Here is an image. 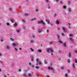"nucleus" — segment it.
<instances>
[{
    "instance_id": "32",
    "label": "nucleus",
    "mask_w": 77,
    "mask_h": 77,
    "mask_svg": "<svg viewBox=\"0 0 77 77\" xmlns=\"http://www.w3.org/2000/svg\"><path fill=\"white\" fill-rule=\"evenodd\" d=\"M8 10H9L10 11H12V10H11V9L10 8H8Z\"/></svg>"
},
{
    "instance_id": "62",
    "label": "nucleus",
    "mask_w": 77,
    "mask_h": 77,
    "mask_svg": "<svg viewBox=\"0 0 77 77\" xmlns=\"http://www.w3.org/2000/svg\"><path fill=\"white\" fill-rule=\"evenodd\" d=\"M36 65H38V63H36Z\"/></svg>"
},
{
    "instance_id": "55",
    "label": "nucleus",
    "mask_w": 77,
    "mask_h": 77,
    "mask_svg": "<svg viewBox=\"0 0 77 77\" xmlns=\"http://www.w3.org/2000/svg\"><path fill=\"white\" fill-rule=\"evenodd\" d=\"M4 77H7V76H6V75H4Z\"/></svg>"
},
{
    "instance_id": "16",
    "label": "nucleus",
    "mask_w": 77,
    "mask_h": 77,
    "mask_svg": "<svg viewBox=\"0 0 77 77\" xmlns=\"http://www.w3.org/2000/svg\"><path fill=\"white\" fill-rule=\"evenodd\" d=\"M36 20V18H34L31 19L32 21H35Z\"/></svg>"
},
{
    "instance_id": "50",
    "label": "nucleus",
    "mask_w": 77,
    "mask_h": 77,
    "mask_svg": "<svg viewBox=\"0 0 77 77\" xmlns=\"http://www.w3.org/2000/svg\"><path fill=\"white\" fill-rule=\"evenodd\" d=\"M3 41V39H1V42H2V41Z\"/></svg>"
},
{
    "instance_id": "6",
    "label": "nucleus",
    "mask_w": 77,
    "mask_h": 77,
    "mask_svg": "<svg viewBox=\"0 0 77 77\" xmlns=\"http://www.w3.org/2000/svg\"><path fill=\"white\" fill-rule=\"evenodd\" d=\"M45 21L46 22H47L48 24H50V21L49 20H47V19H46Z\"/></svg>"
},
{
    "instance_id": "44",
    "label": "nucleus",
    "mask_w": 77,
    "mask_h": 77,
    "mask_svg": "<svg viewBox=\"0 0 77 77\" xmlns=\"http://www.w3.org/2000/svg\"><path fill=\"white\" fill-rule=\"evenodd\" d=\"M60 3L61 4H62V2L60 1Z\"/></svg>"
},
{
    "instance_id": "53",
    "label": "nucleus",
    "mask_w": 77,
    "mask_h": 77,
    "mask_svg": "<svg viewBox=\"0 0 77 77\" xmlns=\"http://www.w3.org/2000/svg\"><path fill=\"white\" fill-rule=\"evenodd\" d=\"M21 50V48H20L19 49V50H20H20Z\"/></svg>"
},
{
    "instance_id": "36",
    "label": "nucleus",
    "mask_w": 77,
    "mask_h": 77,
    "mask_svg": "<svg viewBox=\"0 0 77 77\" xmlns=\"http://www.w3.org/2000/svg\"><path fill=\"white\" fill-rule=\"evenodd\" d=\"M67 62H70V60H69V59H68V60H67Z\"/></svg>"
},
{
    "instance_id": "4",
    "label": "nucleus",
    "mask_w": 77,
    "mask_h": 77,
    "mask_svg": "<svg viewBox=\"0 0 77 77\" xmlns=\"http://www.w3.org/2000/svg\"><path fill=\"white\" fill-rule=\"evenodd\" d=\"M51 55H53V53H54V52L53 51V50H51Z\"/></svg>"
},
{
    "instance_id": "11",
    "label": "nucleus",
    "mask_w": 77,
    "mask_h": 77,
    "mask_svg": "<svg viewBox=\"0 0 77 77\" xmlns=\"http://www.w3.org/2000/svg\"><path fill=\"white\" fill-rule=\"evenodd\" d=\"M71 53H69V57H71Z\"/></svg>"
},
{
    "instance_id": "42",
    "label": "nucleus",
    "mask_w": 77,
    "mask_h": 77,
    "mask_svg": "<svg viewBox=\"0 0 77 77\" xmlns=\"http://www.w3.org/2000/svg\"><path fill=\"white\" fill-rule=\"evenodd\" d=\"M55 2H59V0H55Z\"/></svg>"
},
{
    "instance_id": "28",
    "label": "nucleus",
    "mask_w": 77,
    "mask_h": 77,
    "mask_svg": "<svg viewBox=\"0 0 77 77\" xmlns=\"http://www.w3.org/2000/svg\"><path fill=\"white\" fill-rule=\"evenodd\" d=\"M32 75H31V74H30V73H29L28 74V76L29 77H30V76H31Z\"/></svg>"
},
{
    "instance_id": "64",
    "label": "nucleus",
    "mask_w": 77,
    "mask_h": 77,
    "mask_svg": "<svg viewBox=\"0 0 77 77\" xmlns=\"http://www.w3.org/2000/svg\"><path fill=\"white\" fill-rule=\"evenodd\" d=\"M19 71H21V69H20L19 70Z\"/></svg>"
},
{
    "instance_id": "7",
    "label": "nucleus",
    "mask_w": 77,
    "mask_h": 77,
    "mask_svg": "<svg viewBox=\"0 0 77 77\" xmlns=\"http://www.w3.org/2000/svg\"><path fill=\"white\" fill-rule=\"evenodd\" d=\"M63 30L64 31V32H66V29H65V27H63L62 28Z\"/></svg>"
},
{
    "instance_id": "61",
    "label": "nucleus",
    "mask_w": 77,
    "mask_h": 77,
    "mask_svg": "<svg viewBox=\"0 0 77 77\" xmlns=\"http://www.w3.org/2000/svg\"><path fill=\"white\" fill-rule=\"evenodd\" d=\"M31 60L32 61H33V59H31Z\"/></svg>"
},
{
    "instance_id": "29",
    "label": "nucleus",
    "mask_w": 77,
    "mask_h": 77,
    "mask_svg": "<svg viewBox=\"0 0 77 77\" xmlns=\"http://www.w3.org/2000/svg\"><path fill=\"white\" fill-rule=\"evenodd\" d=\"M45 2H46L47 3H48V0H45Z\"/></svg>"
},
{
    "instance_id": "10",
    "label": "nucleus",
    "mask_w": 77,
    "mask_h": 77,
    "mask_svg": "<svg viewBox=\"0 0 77 77\" xmlns=\"http://www.w3.org/2000/svg\"><path fill=\"white\" fill-rule=\"evenodd\" d=\"M48 68V69H51V70H53V68H51V67H49Z\"/></svg>"
},
{
    "instance_id": "20",
    "label": "nucleus",
    "mask_w": 77,
    "mask_h": 77,
    "mask_svg": "<svg viewBox=\"0 0 77 77\" xmlns=\"http://www.w3.org/2000/svg\"><path fill=\"white\" fill-rule=\"evenodd\" d=\"M38 63H39V65H42V63H41L39 62V61Z\"/></svg>"
},
{
    "instance_id": "24",
    "label": "nucleus",
    "mask_w": 77,
    "mask_h": 77,
    "mask_svg": "<svg viewBox=\"0 0 77 77\" xmlns=\"http://www.w3.org/2000/svg\"><path fill=\"white\" fill-rule=\"evenodd\" d=\"M69 72H70V70H67V73H69Z\"/></svg>"
},
{
    "instance_id": "46",
    "label": "nucleus",
    "mask_w": 77,
    "mask_h": 77,
    "mask_svg": "<svg viewBox=\"0 0 77 77\" xmlns=\"http://www.w3.org/2000/svg\"><path fill=\"white\" fill-rule=\"evenodd\" d=\"M64 35V34L63 33H62V35H62V36H63Z\"/></svg>"
},
{
    "instance_id": "13",
    "label": "nucleus",
    "mask_w": 77,
    "mask_h": 77,
    "mask_svg": "<svg viewBox=\"0 0 77 77\" xmlns=\"http://www.w3.org/2000/svg\"><path fill=\"white\" fill-rule=\"evenodd\" d=\"M38 32H39V33H41V32H42V29H39V31Z\"/></svg>"
},
{
    "instance_id": "33",
    "label": "nucleus",
    "mask_w": 77,
    "mask_h": 77,
    "mask_svg": "<svg viewBox=\"0 0 77 77\" xmlns=\"http://www.w3.org/2000/svg\"><path fill=\"white\" fill-rule=\"evenodd\" d=\"M75 63H77V60L75 59Z\"/></svg>"
},
{
    "instance_id": "23",
    "label": "nucleus",
    "mask_w": 77,
    "mask_h": 77,
    "mask_svg": "<svg viewBox=\"0 0 77 77\" xmlns=\"http://www.w3.org/2000/svg\"><path fill=\"white\" fill-rule=\"evenodd\" d=\"M34 41L33 40H31L30 41V43H33V42Z\"/></svg>"
},
{
    "instance_id": "54",
    "label": "nucleus",
    "mask_w": 77,
    "mask_h": 77,
    "mask_svg": "<svg viewBox=\"0 0 77 77\" xmlns=\"http://www.w3.org/2000/svg\"><path fill=\"white\" fill-rule=\"evenodd\" d=\"M22 21H24V22H25V20H22Z\"/></svg>"
},
{
    "instance_id": "22",
    "label": "nucleus",
    "mask_w": 77,
    "mask_h": 77,
    "mask_svg": "<svg viewBox=\"0 0 77 77\" xmlns=\"http://www.w3.org/2000/svg\"><path fill=\"white\" fill-rule=\"evenodd\" d=\"M65 76H66V77H68V74H67L65 73Z\"/></svg>"
},
{
    "instance_id": "8",
    "label": "nucleus",
    "mask_w": 77,
    "mask_h": 77,
    "mask_svg": "<svg viewBox=\"0 0 77 77\" xmlns=\"http://www.w3.org/2000/svg\"><path fill=\"white\" fill-rule=\"evenodd\" d=\"M36 62H38H38H39V59L38 58H37L36 59Z\"/></svg>"
},
{
    "instance_id": "37",
    "label": "nucleus",
    "mask_w": 77,
    "mask_h": 77,
    "mask_svg": "<svg viewBox=\"0 0 77 77\" xmlns=\"http://www.w3.org/2000/svg\"><path fill=\"white\" fill-rule=\"evenodd\" d=\"M70 1H68V4H69V5L70 4Z\"/></svg>"
},
{
    "instance_id": "35",
    "label": "nucleus",
    "mask_w": 77,
    "mask_h": 77,
    "mask_svg": "<svg viewBox=\"0 0 77 77\" xmlns=\"http://www.w3.org/2000/svg\"><path fill=\"white\" fill-rule=\"evenodd\" d=\"M61 69H64V67H63V66H61Z\"/></svg>"
},
{
    "instance_id": "2",
    "label": "nucleus",
    "mask_w": 77,
    "mask_h": 77,
    "mask_svg": "<svg viewBox=\"0 0 77 77\" xmlns=\"http://www.w3.org/2000/svg\"><path fill=\"white\" fill-rule=\"evenodd\" d=\"M13 45L14 46V47H15V46H17V47H18V45L19 44H15V43H13Z\"/></svg>"
},
{
    "instance_id": "31",
    "label": "nucleus",
    "mask_w": 77,
    "mask_h": 77,
    "mask_svg": "<svg viewBox=\"0 0 77 77\" xmlns=\"http://www.w3.org/2000/svg\"><path fill=\"white\" fill-rule=\"evenodd\" d=\"M69 12H71V10L70 8H69Z\"/></svg>"
},
{
    "instance_id": "18",
    "label": "nucleus",
    "mask_w": 77,
    "mask_h": 77,
    "mask_svg": "<svg viewBox=\"0 0 77 77\" xmlns=\"http://www.w3.org/2000/svg\"><path fill=\"white\" fill-rule=\"evenodd\" d=\"M6 25H7V26H9V23L8 22H7L6 23Z\"/></svg>"
},
{
    "instance_id": "9",
    "label": "nucleus",
    "mask_w": 77,
    "mask_h": 77,
    "mask_svg": "<svg viewBox=\"0 0 77 77\" xmlns=\"http://www.w3.org/2000/svg\"><path fill=\"white\" fill-rule=\"evenodd\" d=\"M37 51H39V52H40V53H41V52H42V51H41V50H38Z\"/></svg>"
},
{
    "instance_id": "47",
    "label": "nucleus",
    "mask_w": 77,
    "mask_h": 77,
    "mask_svg": "<svg viewBox=\"0 0 77 77\" xmlns=\"http://www.w3.org/2000/svg\"><path fill=\"white\" fill-rule=\"evenodd\" d=\"M35 11L37 12L38 11V9H36V10H35Z\"/></svg>"
},
{
    "instance_id": "12",
    "label": "nucleus",
    "mask_w": 77,
    "mask_h": 77,
    "mask_svg": "<svg viewBox=\"0 0 77 77\" xmlns=\"http://www.w3.org/2000/svg\"><path fill=\"white\" fill-rule=\"evenodd\" d=\"M72 66L73 68H75V66L74 65V64L73 63H72Z\"/></svg>"
},
{
    "instance_id": "51",
    "label": "nucleus",
    "mask_w": 77,
    "mask_h": 77,
    "mask_svg": "<svg viewBox=\"0 0 77 77\" xmlns=\"http://www.w3.org/2000/svg\"><path fill=\"white\" fill-rule=\"evenodd\" d=\"M11 22H12V23H14V21H13V20H11Z\"/></svg>"
},
{
    "instance_id": "40",
    "label": "nucleus",
    "mask_w": 77,
    "mask_h": 77,
    "mask_svg": "<svg viewBox=\"0 0 77 77\" xmlns=\"http://www.w3.org/2000/svg\"><path fill=\"white\" fill-rule=\"evenodd\" d=\"M19 32H20V31H19V30H17V32L18 33Z\"/></svg>"
},
{
    "instance_id": "38",
    "label": "nucleus",
    "mask_w": 77,
    "mask_h": 77,
    "mask_svg": "<svg viewBox=\"0 0 77 77\" xmlns=\"http://www.w3.org/2000/svg\"><path fill=\"white\" fill-rule=\"evenodd\" d=\"M15 51H17V50H18L17 49V48H15Z\"/></svg>"
},
{
    "instance_id": "19",
    "label": "nucleus",
    "mask_w": 77,
    "mask_h": 77,
    "mask_svg": "<svg viewBox=\"0 0 77 77\" xmlns=\"http://www.w3.org/2000/svg\"><path fill=\"white\" fill-rule=\"evenodd\" d=\"M59 42H60V43L61 44H62V41L60 40L59 41Z\"/></svg>"
},
{
    "instance_id": "3",
    "label": "nucleus",
    "mask_w": 77,
    "mask_h": 77,
    "mask_svg": "<svg viewBox=\"0 0 77 77\" xmlns=\"http://www.w3.org/2000/svg\"><path fill=\"white\" fill-rule=\"evenodd\" d=\"M51 49H50V48H48L46 49V52H47V53H48V52H50V51H51Z\"/></svg>"
},
{
    "instance_id": "52",
    "label": "nucleus",
    "mask_w": 77,
    "mask_h": 77,
    "mask_svg": "<svg viewBox=\"0 0 77 77\" xmlns=\"http://www.w3.org/2000/svg\"><path fill=\"white\" fill-rule=\"evenodd\" d=\"M46 76L47 77H50V76L48 75H47Z\"/></svg>"
},
{
    "instance_id": "45",
    "label": "nucleus",
    "mask_w": 77,
    "mask_h": 77,
    "mask_svg": "<svg viewBox=\"0 0 77 77\" xmlns=\"http://www.w3.org/2000/svg\"><path fill=\"white\" fill-rule=\"evenodd\" d=\"M64 46H65V47H66V44H63Z\"/></svg>"
},
{
    "instance_id": "21",
    "label": "nucleus",
    "mask_w": 77,
    "mask_h": 77,
    "mask_svg": "<svg viewBox=\"0 0 77 77\" xmlns=\"http://www.w3.org/2000/svg\"><path fill=\"white\" fill-rule=\"evenodd\" d=\"M69 39H70V41H73V39H72L71 38H69Z\"/></svg>"
},
{
    "instance_id": "59",
    "label": "nucleus",
    "mask_w": 77,
    "mask_h": 77,
    "mask_svg": "<svg viewBox=\"0 0 77 77\" xmlns=\"http://www.w3.org/2000/svg\"><path fill=\"white\" fill-rule=\"evenodd\" d=\"M2 54L0 53V56H2Z\"/></svg>"
},
{
    "instance_id": "39",
    "label": "nucleus",
    "mask_w": 77,
    "mask_h": 77,
    "mask_svg": "<svg viewBox=\"0 0 77 77\" xmlns=\"http://www.w3.org/2000/svg\"><path fill=\"white\" fill-rule=\"evenodd\" d=\"M35 68L36 69H38L39 68V67H38V66H36L35 67Z\"/></svg>"
},
{
    "instance_id": "41",
    "label": "nucleus",
    "mask_w": 77,
    "mask_h": 77,
    "mask_svg": "<svg viewBox=\"0 0 77 77\" xmlns=\"http://www.w3.org/2000/svg\"><path fill=\"white\" fill-rule=\"evenodd\" d=\"M63 8H64V9H65L66 8V6H64Z\"/></svg>"
},
{
    "instance_id": "5",
    "label": "nucleus",
    "mask_w": 77,
    "mask_h": 77,
    "mask_svg": "<svg viewBox=\"0 0 77 77\" xmlns=\"http://www.w3.org/2000/svg\"><path fill=\"white\" fill-rule=\"evenodd\" d=\"M7 47V49H8V50H9V49H10V47L9 46V45H8L6 46Z\"/></svg>"
},
{
    "instance_id": "25",
    "label": "nucleus",
    "mask_w": 77,
    "mask_h": 77,
    "mask_svg": "<svg viewBox=\"0 0 77 77\" xmlns=\"http://www.w3.org/2000/svg\"><path fill=\"white\" fill-rule=\"evenodd\" d=\"M57 38H58V39H59V40H60V36H57Z\"/></svg>"
},
{
    "instance_id": "43",
    "label": "nucleus",
    "mask_w": 77,
    "mask_h": 77,
    "mask_svg": "<svg viewBox=\"0 0 77 77\" xmlns=\"http://www.w3.org/2000/svg\"><path fill=\"white\" fill-rule=\"evenodd\" d=\"M57 15L56 14H54V17H57Z\"/></svg>"
},
{
    "instance_id": "58",
    "label": "nucleus",
    "mask_w": 77,
    "mask_h": 77,
    "mask_svg": "<svg viewBox=\"0 0 77 77\" xmlns=\"http://www.w3.org/2000/svg\"><path fill=\"white\" fill-rule=\"evenodd\" d=\"M29 65H31V63H29Z\"/></svg>"
},
{
    "instance_id": "15",
    "label": "nucleus",
    "mask_w": 77,
    "mask_h": 77,
    "mask_svg": "<svg viewBox=\"0 0 77 77\" xmlns=\"http://www.w3.org/2000/svg\"><path fill=\"white\" fill-rule=\"evenodd\" d=\"M23 76H24V77H26L27 76V75H26L24 73H23Z\"/></svg>"
},
{
    "instance_id": "14",
    "label": "nucleus",
    "mask_w": 77,
    "mask_h": 77,
    "mask_svg": "<svg viewBox=\"0 0 77 77\" xmlns=\"http://www.w3.org/2000/svg\"><path fill=\"white\" fill-rule=\"evenodd\" d=\"M29 14H24V15L26 16H28V15H29Z\"/></svg>"
},
{
    "instance_id": "63",
    "label": "nucleus",
    "mask_w": 77,
    "mask_h": 77,
    "mask_svg": "<svg viewBox=\"0 0 77 77\" xmlns=\"http://www.w3.org/2000/svg\"><path fill=\"white\" fill-rule=\"evenodd\" d=\"M11 40H12V41H14V39H12V38H11Z\"/></svg>"
},
{
    "instance_id": "48",
    "label": "nucleus",
    "mask_w": 77,
    "mask_h": 77,
    "mask_svg": "<svg viewBox=\"0 0 77 77\" xmlns=\"http://www.w3.org/2000/svg\"><path fill=\"white\" fill-rule=\"evenodd\" d=\"M49 30H47V33H48V32H49Z\"/></svg>"
},
{
    "instance_id": "49",
    "label": "nucleus",
    "mask_w": 77,
    "mask_h": 77,
    "mask_svg": "<svg viewBox=\"0 0 77 77\" xmlns=\"http://www.w3.org/2000/svg\"><path fill=\"white\" fill-rule=\"evenodd\" d=\"M69 36H70V37H72V35H69Z\"/></svg>"
},
{
    "instance_id": "56",
    "label": "nucleus",
    "mask_w": 77,
    "mask_h": 77,
    "mask_svg": "<svg viewBox=\"0 0 77 77\" xmlns=\"http://www.w3.org/2000/svg\"><path fill=\"white\" fill-rule=\"evenodd\" d=\"M2 24L0 23V26H2Z\"/></svg>"
},
{
    "instance_id": "60",
    "label": "nucleus",
    "mask_w": 77,
    "mask_h": 77,
    "mask_svg": "<svg viewBox=\"0 0 77 77\" xmlns=\"http://www.w3.org/2000/svg\"><path fill=\"white\" fill-rule=\"evenodd\" d=\"M68 24L69 25V26H71V25L70 24V23H68Z\"/></svg>"
},
{
    "instance_id": "1",
    "label": "nucleus",
    "mask_w": 77,
    "mask_h": 77,
    "mask_svg": "<svg viewBox=\"0 0 77 77\" xmlns=\"http://www.w3.org/2000/svg\"><path fill=\"white\" fill-rule=\"evenodd\" d=\"M38 23H39L40 24H42L43 25H45V23L44 22V21L42 20H41L40 21H39L38 22Z\"/></svg>"
},
{
    "instance_id": "17",
    "label": "nucleus",
    "mask_w": 77,
    "mask_h": 77,
    "mask_svg": "<svg viewBox=\"0 0 77 77\" xmlns=\"http://www.w3.org/2000/svg\"><path fill=\"white\" fill-rule=\"evenodd\" d=\"M56 24H59V22L57 20H56Z\"/></svg>"
},
{
    "instance_id": "27",
    "label": "nucleus",
    "mask_w": 77,
    "mask_h": 77,
    "mask_svg": "<svg viewBox=\"0 0 77 77\" xmlns=\"http://www.w3.org/2000/svg\"><path fill=\"white\" fill-rule=\"evenodd\" d=\"M14 26H17V23H15L14 24Z\"/></svg>"
},
{
    "instance_id": "34",
    "label": "nucleus",
    "mask_w": 77,
    "mask_h": 77,
    "mask_svg": "<svg viewBox=\"0 0 77 77\" xmlns=\"http://www.w3.org/2000/svg\"><path fill=\"white\" fill-rule=\"evenodd\" d=\"M31 50L32 51H34V50H33V49L32 48H31Z\"/></svg>"
},
{
    "instance_id": "57",
    "label": "nucleus",
    "mask_w": 77,
    "mask_h": 77,
    "mask_svg": "<svg viewBox=\"0 0 77 77\" xmlns=\"http://www.w3.org/2000/svg\"><path fill=\"white\" fill-rule=\"evenodd\" d=\"M75 53H77V51H75Z\"/></svg>"
},
{
    "instance_id": "30",
    "label": "nucleus",
    "mask_w": 77,
    "mask_h": 77,
    "mask_svg": "<svg viewBox=\"0 0 77 77\" xmlns=\"http://www.w3.org/2000/svg\"><path fill=\"white\" fill-rule=\"evenodd\" d=\"M32 36V38H35V35H33Z\"/></svg>"
},
{
    "instance_id": "26",
    "label": "nucleus",
    "mask_w": 77,
    "mask_h": 77,
    "mask_svg": "<svg viewBox=\"0 0 77 77\" xmlns=\"http://www.w3.org/2000/svg\"><path fill=\"white\" fill-rule=\"evenodd\" d=\"M44 62L45 64H47V61H44Z\"/></svg>"
}]
</instances>
